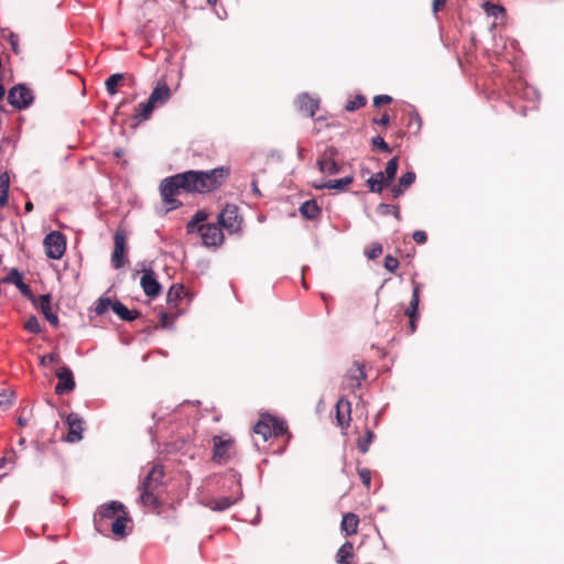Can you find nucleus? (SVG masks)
Returning a JSON list of instances; mask_svg holds the SVG:
<instances>
[{"mask_svg": "<svg viewBox=\"0 0 564 564\" xmlns=\"http://www.w3.org/2000/svg\"><path fill=\"white\" fill-rule=\"evenodd\" d=\"M184 173L188 183L187 193L206 194L216 191L226 182L229 169L220 166L208 171L189 170Z\"/></svg>", "mask_w": 564, "mask_h": 564, "instance_id": "nucleus-1", "label": "nucleus"}, {"mask_svg": "<svg viewBox=\"0 0 564 564\" xmlns=\"http://www.w3.org/2000/svg\"><path fill=\"white\" fill-rule=\"evenodd\" d=\"M164 469L160 464L153 465L147 476L140 482L138 489L140 490L139 500L142 506L151 507L155 510L160 509V490L163 485Z\"/></svg>", "mask_w": 564, "mask_h": 564, "instance_id": "nucleus-2", "label": "nucleus"}, {"mask_svg": "<svg viewBox=\"0 0 564 564\" xmlns=\"http://www.w3.org/2000/svg\"><path fill=\"white\" fill-rule=\"evenodd\" d=\"M188 183L186 182L185 173H177L172 176L165 177L160 184V193L165 204L170 209H176L182 206V202L176 199L181 191L187 193Z\"/></svg>", "mask_w": 564, "mask_h": 564, "instance_id": "nucleus-3", "label": "nucleus"}, {"mask_svg": "<svg viewBox=\"0 0 564 564\" xmlns=\"http://www.w3.org/2000/svg\"><path fill=\"white\" fill-rule=\"evenodd\" d=\"M34 93L25 84H17L8 91V102L18 110H24L34 102Z\"/></svg>", "mask_w": 564, "mask_h": 564, "instance_id": "nucleus-4", "label": "nucleus"}, {"mask_svg": "<svg viewBox=\"0 0 564 564\" xmlns=\"http://www.w3.org/2000/svg\"><path fill=\"white\" fill-rule=\"evenodd\" d=\"M230 481L232 484H236L237 486V494L236 495H231V496H224V497H220V498H213L210 499L206 506L213 510V511H216V512H221V511H225L227 509H229L232 505L237 503L238 501H240L243 497V494H242V490H241V481H240V478L238 477L237 474L232 473L230 475Z\"/></svg>", "mask_w": 564, "mask_h": 564, "instance_id": "nucleus-5", "label": "nucleus"}, {"mask_svg": "<svg viewBox=\"0 0 564 564\" xmlns=\"http://www.w3.org/2000/svg\"><path fill=\"white\" fill-rule=\"evenodd\" d=\"M218 225L229 234H236L241 229L242 217L239 215L238 206L227 204L217 217Z\"/></svg>", "mask_w": 564, "mask_h": 564, "instance_id": "nucleus-6", "label": "nucleus"}, {"mask_svg": "<svg viewBox=\"0 0 564 564\" xmlns=\"http://www.w3.org/2000/svg\"><path fill=\"white\" fill-rule=\"evenodd\" d=\"M337 154L338 150L330 145L318 155L317 166L323 174L336 175L341 171L340 164L336 161Z\"/></svg>", "mask_w": 564, "mask_h": 564, "instance_id": "nucleus-7", "label": "nucleus"}, {"mask_svg": "<svg viewBox=\"0 0 564 564\" xmlns=\"http://www.w3.org/2000/svg\"><path fill=\"white\" fill-rule=\"evenodd\" d=\"M44 246L47 258L58 260L66 250V240L59 231H52L44 238Z\"/></svg>", "mask_w": 564, "mask_h": 564, "instance_id": "nucleus-8", "label": "nucleus"}, {"mask_svg": "<svg viewBox=\"0 0 564 564\" xmlns=\"http://www.w3.org/2000/svg\"><path fill=\"white\" fill-rule=\"evenodd\" d=\"M119 512L124 513V506L116 500L109 501L99 507L97 512L94 516V522L97 530L104 525V520L106 519H116Z\"/></svg>", "mask_w": 564, "mask_h": 564, "instance_id": "nucleus-9", "label": "nucleus"}, {"mask_svg": "<svg viewBox=\"0 0 564 564\" xmlns=\"http://www.w3.org/2000/svg\"><path fill=\"white\" fill-rule=\"evenodd\" d=\"M365 367L361 362L355 361L352 368L344 377L341 386L343 389L355 392L361 386V381L366 379Z\"/></svg>", "mask_w": 564, "mask_h": 564, "instance_id": "nucleus-10", "label": "nucleus"}, {"mask_svg": "<svg viewBox=\"0 0 564 564\" xmlns=\"http://www.w3.org/2000/svg\"><path fill=\"white\" fill-rule=\"evenodd\" d=\"M113 251L111 254V264L115 269H121L127 263L126 252V234L122 229L116 230L113 235Z\"/></svg>", "mask_w": 564, "mask_h": 564, "instance_id": "nucleus-11", "label": "nucleus"}, {"mask_svg": "<svg viewBox=\"0 0 564 564\" xmlns=\"http://www.w3.org/2000/svg\"><path fill=\"white\" fill-rule=\"evenodd\" d=\"M198 232L203 243L207 247H216L224 241L221 227L218 224H203L198 227Z\"/></svg>", "mask_w": 564, "mask_h": 564, "instance_id": "nucleus-12", "label": "nucleus"}, {"mask_svg": "<svg viewBox=\"0 0 564 564\" xmlns=\"http://www.w3.org/2000/svg\"><path fill=\"white\" fill-rule=\"evenodd\" d=\"M413 284V292L412 297L409 303V306L405 308V315L409 317V324H410V332L411 334L415 333L416 330V322L420 318V314L417 312L419 310V303H420V291H421V284L412 280Z\"/></svg>", "mask_w": 564, "mask_h": 564, "instance_id": "nucleus-13", "label": "nucleus"}, {"mask_svg": "<svg viewBox=\"0 0 564 564\" xmlns=\"http://www.w3.org/2000/svg\"><path fill=\"white\" fill-rule=\"evenodd\" d=\"M56 377L58 379L57 384L55 386V393L58 395L67 394L72 392L75 387V379L73 371L67 366H63L57 369Z\"/></svg>", "mask_w": 564, "mask_h": 564, "instance_id": "nucleus-14", "label": "nucleus"}, {"mask_svg": "<svg viewBox=\"0 0 564 564\" xmlns=\"http://www.w3.org/2000/svg\"><path fill=\"white\" fill-rule=\"evenodd\" d=\"M2 283L14 284L24 297L35 303V296L31 288L23 282L22 275L17 268L10 270L9 274L2 279Z\"/></svg>", "mask_w": 564, "mask_h": 564, "instance_id": "nucleus-15", "label": "nucleus"}, {"mask_svg": "<svg viewBox=\"0 0 564 564\" xmlns=\"http://www.w3.org/2000/svg\"><path fill=\"white\" fill-rule=\"evenodd\" d=\"M140 284L144 294L151 299L156 297L162 291V286L152 269L143 271Z\"/></svg>", "mask_w": 564, "mask_h": 564, "instance_id": "nucleus-16", "label": "nucleus"}, {"mask_svg": "<svg viewBox=\"0 0 564 564\" xmlns=\"http://www.w3.org/2000/svg\"><path fill=\"white\" fill-rule=\"evenodd\" d=\"M66 423L68 425V434L65 437V441L68 443H77L83 438V419L77 413H69L66 417Z\"/></svg>", "mask_w": 564, "mask_h": 564, "instance_id": "nucleus-17", "label": "nucleus"}, {"mask_svg": "<svg viewBox=\"0 0 564 564\" xmlns=\"http://www.w3.org/2000/svg\"><path fill=\"white\" fill-rule=\"evenodd\" d=\"M52 296L51 294H42L39 297H35V303H33L43 314V316L50 322V324L54 327L58 326V316L53 311L51 305Z\"/></svg>", "mask_w": 564, "mask_h": 564, "instance_id": "nucleus-18", "label": "nucleus"}, {"mask_svg": "<svg viewBox=\"0 0 564 564\" xmlns=\"http://www.w3.org/2000/svg\"><path fill=\"white\" fill-rule=\"evenodd\" d=\"M297 109L307 117H314L318 110L319 99L311 97L308 94H301L296 99Z\"/></svg>", "mask_w": 564, "mask_h": 564, "instance_id": "nucleus-19", "label": "nucleus"}, {"mask_svg": "<svg viewBox=\"0 0 564 564\" xmlns=\"http://www.w3.org/2000/svg\"><path fill=\"white\" fill-rule=\"evenodd\" d=\"M354 181L352 175H347L339 180H328L325 182L314 183L313 187L316 189H336L338 192L346 191L347 186Z\"/></svg>", "mask_w": 564, "mask_h": 564, "instance_id": "nucleus-20", "label": "nucleus"}, {"mask_svg": "<svg viewBox=\"0 0 564 564\" xmlns=\"http://www.w3.org/2000/svg\"><path fill=\"white\" fill-rule=\"evenodd\" d=\"M350 402L340 398L336 404V420L340 427L346 429L350 422Z\"/></svg>", "mask_w": 564, "mask_h": 564, "instance_id": "nucleus-21", "label": "nucleus"}, {"mask_svg": "<svg viewBox=\"0 0 564 564\" xmlns=\"http://www.w3.org/2000/svg\"><path fill=\"white\" fill-rule=\"evenodd\" d=\"M213 443H214L213 458L215 460H220L226 456L229 447L232 444V440L224 438L223 436H215L213 438Z\"/></svg>", "mask_w": 564, "mask_h": 564, "instance_id": "nucleus-22", "label": "nucleus"}, {"mask_svg": "<svg viewBox=\"0 0 564 564\" xmlns=\"http://www.w3.org/2000/svg\"><path fill=\"white\" fill-rule=\"evenodd\" d=\"M367 186L371 193L380 194L390 184L386 181L383 172H377L367 180Z\"/></svg>", "mask_w": 564, "mask_h": 564, "instance_id": "nucleus-23", "label": "nucleus"}, {"mask_svg": "<svg viewBox=\"0 0 564 564\" xmlns=\"http://www.w3.org/2000/svg\"><path fill=\"white\" fill-rule=\"evenodd\" d=\"M300 213L304 218L315 220L321 216V207L315 199H310L301 205Z\"/></svg>", "mask_w": 564, "mask_h": 564, "instance_id": "nucleus-24", "label": "nucleus"}, {"mask_svg": "<svg viewBox=\"0 0 564 564\" xmlns=\"http://www.w3.org/2000/svg\"><path fill=\"white\" fill-rule=\"evenodd\" d=\"M358 524V517L352 512H348L343 517L340 529L346 533V535H352L357 533Z\"/></svg>", "mask_w": 564, "mask_h": 564, "instance_id": "nucleus-25", "label": "nucleus"}, {"mask_svg": "<svg viewBox=\"0 0 564 564\" xmlns=\"http://www.w3.org/2000/svg\"><path fill=\"white\" fill-rule=\"evenodd\" d=\"M185 295V289L183 284H173L166 294V301L170 308L176 307L178 302L183 300Z\"/></svg>", "mask_w": 564, "mask_h": 564, "instance_id": "nucleus-26", "label": "nucleus"}, {"mask_svg": "<svg viewBox=\"0 0 564 564\" xmlns=\"http://www.w3.org/2000/svg\"><path fill=\"white\" fill-rule=\"evenodd\" d=\"M112 311L116 315L126 322H132L139 316L138 311H130L123 303L118 300L113 301Z\"/></svg>", "mask_w": 564, "mask_h": 564, "instance_id": "nucleus-27", "label": "nucleus"}, {"mask_svg": "<svg viewBox=\"0 0 564 564\" xmlns=\"http://www.w3.org/2000/svg\"><path fill=\"white\" fill-rule=\"evenodd\" d=\"M171 97V90L166 84H159L150 94L149 99L154 104H165Z\"/></svg>", "mask_w": 564, "mask_h": 564, "instance_id": "nucleus-28", "label": "nucleus"}, {"mask_svg": "<svg viewBox=\"0 0 564 564\" xmlns=\"http://www.w3.org/2000/svg\"><path fill=\"white\" fill-rule=\"evenodd\" d=\"M267 421L270 422V429H271L272 436L283 435L288 430V426L283 420H280L270 414H267Z\"/></svg>", "mask_w": 564, "mask_h": 564, "instance_id": "nucleus-29", "label": "nucleus"}, {"mask_svg": "<svg viewBox=\"0 0 564 564\" xmlns=\"http://www.w3.org/2000/svg\"><path fill=\"white\" fill-rule=\"evenodd\" d=\"M127 521H128V517H127L126 512L122 514H119L111 523L112 533L118 536H124L126 529H127V525H126Z\"/></svg>", "mask_w": 564, "mask_h": 564, "instance_id": "nucleus-30", "label": "nucleus"}, {"mask_svg": "<svg viewBox=\"0 0 564 564\" xmlns=\"http://www.w3.org/2000/svg\"><path fill=\"white\" fill-rule=\"evenodd\" d=\"M207 219V214L204 210H198L195 213L193 218L187 223L186 225V231L187 234H193L195 231H198L199 224L205 221Z\"/></svg>", "mask_w": 564, "mask_h": 564, "instance_id": "nucleus-31", "label": "nucleus"}, {"mask_svg": "<svg viewBox=\"0 0 564 564\" xmlns=\"http://www.w3.org/2000/svg\"><path fill=\"white\" fill-rule=\"evenodd\" d=\"M254 433L262 435L263 441H268L272 436L270 422L267 421V415H261V419L253 427Z\"/></svg>", "mask_w": 564, "mask_h": 564, "instance_id": "nucleus-32", "label": "nucleus"}, {"mask_svg": "<svg viewBox=\"0 0 564 564\" xmlns=\"http://www.w3.org/2000/svg\"><path fill=\"white\" fill-rule=\"evenodd\" d=\"M10 186V176L8 172L0 174V206L6 205L8 202V192Z\"/></svg>", "mask_w": 564, "mask_h": 564, "instance_id": "nucleus-33", "label": "nucleus"}, {"mask_svg": "<svg viewBox=\"0 0 564 564\" xmlns=\"http://www.w3.org/2000/svg\"><path fill=\"white\" fill-rule=\"evenodd\" d=\"M398 166H399V159L397 156L390 159L387 162L386 170H384L383 174H384L386 181H388L389 184H391L392 181L394 180V177L397 175Z\"/></svg>", "mask_w": 564, "mask_h": 564, "instance_id": "nucleus-34", "label": "nucleus"}, {"mask_svg": "<svg viewBox=\"0 0 564 564\" xmlns=\"http://www.w3.org/2000/svg\"><path fill=\"white\" fill-rule=\"evenodd\" d=\"M352 543L347 541L345 542L340 547L339 550L337 551V554H336V562L337 563H343L345 562L346 560H350L352 557Z\"/></svg>", "mask_w": 564, "mask_h": 564, "instance_id": "nucleus-35", "label": "nucleus"}, {"mask_svg": "<svg viewBox=\"0 0 564 564\" xmlns=\"http://www.w3.org/2000/svg\"><path fill=\"white\" fill-rule=\"evenodd\" d=\"M155 107V104L154 102H151L150 99H148L145 102H142L140 105V111H138L135 113V119H138L139 121H143V120H148L150 118V116L152 115V111Z\"/></svg>", "mask_w": 564, "mask_h": 564, "instance_id": "nucleus-36", "label": "nucleus"}, {"mask_svg": "<svg viewBox=\"0 0 564 564\" xmlns=\"http://www.w3.org/2000/svg\"><path fill=\"white\" fill-rule=\"evenodd\" d=\"M375 438V433L371 430H366V435L358 440L357 447L360 453L366 454L369 451L370 444Z\"/></svg>", "mask_w": 564, "mask_h": 564, "instance_id": "nucleus-37", "label": "nucleus"}, {"mask_svg": "<svg viewBox=\"0 0 564 564\" xmlns=\"http://www.w3.org/2000/svg\"><path fill=\"white\" fill-rule=\"evenodd\" d=\"M377 210L381 215H393L398 220L401 219L400 209L394 205L381 203Z\"/></svg>", "mask_w": 564, "mask_h": 564, "instance_id": "nucleus-38", "label": "nucleus"}, {"mask_svg": "<svg viewBox=\"0 0 564 564\" xmlns=\"http://www.w3.org/2000/svg\"><path fill=\"white\" fill-rule=\"evenodd\" d=\"M122 78H123V76L119 73L112 74L111 76L108 77V79L106 80V89L110 96H112L117 93V86Z\"/></svg>", "mask_w": 564, "mask_h": 564, "instance_id": "nucleus-39", "label": "nucleus"}, {"mask_svg": "<svg viewBox=\"0 0 564 564\" xmlns=\"http://www.w3.org/2000/svg\"><path fill=\"white\" fill-rule=\"evenodd\" d=\"M482 9L487 13V15L495 18H498L505 12V8L502 6L494 4L491 2H485L482 4Z\"/></svg>", "mask_w": 564, "mask_h": 564, "instance_id": "nucleus-40", "label": "nucleus"}, {"mask_svg": "<svg viewBox=\"0 0 564 564\" xmlns=\"http://www.w3.org/2000/svg\"><path fill=\"white\" fill-rule=\"evenodd\" d=\"M13 403V392L2 389L0 390V409L8 410Z\"/></svg>", "mask_w": 564, "mask_h": 564, "instance_id": "nucleus-41", "label": "nucleus"}, {"mask_svg": "<svg viewBox=\"0 0 564 564\" xmlns=\"http://www.w3.org/2000/svg\"><path fill=\"white\" fill-rule=\"evenodd\" d=\"M113 301L109 297H100L95 306V312L97 315H104L109 307L112 308Z\"/></svg>", "mask_w": 564, "mask_h": 564, "instance_id": "nucleus-42", "label": "nucleus"}, {"mask_svg": "<svg viewBox=\"0 0 564 564\" xmlns=\"http://www.w3.org/2000/svg\"><path fill=\"white\" fill-rule=\"evenodd\" d=\"M365 105H366V98L362 95H357L352 100H349L346 104L345 109L347 111H355V110H358L359 108L364 107Z\"/></svg>", "mask_w": 564, "mask_h": 564, "instance_id": "nucleus-43", "label": "nucleus"}, {"mask_svg": "<svg viewBox=\"0 0 564 564\" xmlns=\"http://www.w3.org/2000/svg\"><path fill=\"white\" fill-rule=\"evenodd\" d=\"M24 328L32 334H40L42 332L39 319L35 316H30L24 324Z\"/></svg>", "mask_w": 564, "mask_h": 564, "instance_id": "nucleus-44", "label": "nucleus"}, {"mask_svg": "<svg viewBox=\"0 0 564 564\" xmlns=\"http://www.w3.org/2000/svg\"><path fill=\"white\" fill-rule=\"evenodd\" d=\"M415 173L412 171H409L401 175L398 183L403 186V188H409L414 182H415Z\"/></svg>", "mask_w": 564, "mask_h": 564, "instance_id": "nucleus-45", "label": "nucleus"}, {"mask_svg": "<svg viewBox=\"0 0 564 564\" xmlns=\"http://www.w3.org/2000/svg\"><path fill=\"white\" fill-rule=\"evenodd\" d=\"M372 145L375 148L386 152V153H390L391 152L390 145L380 135H377V137L372 138Z\"/></svg>", "mask_w": 564, "mask_h": 564, "instance_id": "nucleus-46", "label": "nucleus"}, {"mask_svg": "<svg viewBox=\"0 0 564 564\" xmlns=\"http://www.w3.org/2000/svg\"><path fill=\"white\" fill-rule=\"evenodd\" d=\"M399 260L390 254L384 258V268L390 272H395L399 268Z\"/></svg>", "mask_w": 564, "mask_h": 564, "instance_id": "nucleus-47", "label": "nucleus"}, {"mask_svg": "<svg viewBox=\"0 0 564 564\" xmlns=\"http://www.w3.org/2000/svg\"><path fill=\"white\" fill-rule=\"evenodd\" d=\"M382 253V246L380 243H373L369 249L365 251V254L369 259H377Z\"/></svg>", "mask_w": 564, "mask_h": 564, "instance_id": "nucleus-48", "label": "nucleus"}, {"mask_svg": "<svg viewBox=\"0 0 564 564\" xmlns=\"http://www.w3.org/2000/svg\"><path fill=\"white\" fill-rule=\"evenodd\" d=\"M358 475L362 484L369 488L371 484V471L367 468H358Z\"/></svg>", "mask_w": 564, "mask_h": 564, "instance_id": "nucleus-49", "label": "nucleus"}, {"mask_svg": "<svg viewBox=\"0 0 564 564\" xmlns=\"http://www.w3.org/2000/svg\"><path fill=\"white\" fill-rule=\"evenodd\" d=\"M58 361V356L54 352L44 355L41 357L40 365L42 367H47L51 364H55Z\"/></svg>", "mask_w": 564, "mask_h": 564, "instance_id": "nucleus-50", "label": "nucleus"}, {"mask_svg": "<svg viewBox=\"0 0 564 564\" xmlns=\"http://www.w3.org/2000/svg\"><path fill=\"white\" fill-rule=\"evenodd\" d=\"M8 41L11 45V48L12 51L15 53V54H19L20 53V48H19V36L13 33V32H9L8 34Z\"/></svg>", "mask_w": 564, "mask_h": 564, "instance_id": "nucleus-51", "label": "nucleus"}, {"mask_svg": "<svg viewBox=\"0 0 564 564\" xmlns=\"http://www.w3.org/2000/svg\"><path fill=\"white\" fill-rule=\"evenodd\" d=\"M412 237H413V240L420 245L425 243L427 240V236H426L425 231H422V230L414 231Z\"/></svg>", "mask_w": 564, "mask_h": 564, "instance_id": "nucleus-52", "label": "nucleus"}, {"mask_svg": "<svg viewBox=\"0 0 564 564\" xmlns=\"http://www.w3.org/2000/svg\"><path fill=\"white\" fill-rule=\"evenodd\" d=\"M392 101V98L389 95H378L373 99L375 106H380L382 104H389Z\"/></svg>", "mask_w": 564, "mask_h": 564, "instance_id": "nucleus-53", "label": "nucleus"}, {"mask_svg": "<svg viewBox=\"0 0 564 564\" xmlns=\"http://www.w3.org/2000/svg\"><path fill=\"white\" fill-rule=\"evenodd\" d=\"M411 116V120L415 123L416 126V131H419L421 129V126H422V121H421V117L419 116L417 111H412L410 113Z\"/></svg>", "mask_w": 564, "mask_h": 564, "instance_id": "nucleus-54", "label": "nucleus"}, {"mask_svg": "<svg viewBox=\"0 0 564 564\" xmlns=\"http://www.w3.org/2000/svg\"><path fill=\"white\" fill-rule=\"evenodd\" d=\"M404 191H405V188H403V186H401V185L398 183V184H395V185L392 187V189H391V192H392V196H393L394 198H397V197H399L400 195H402Z\"/></svg>", "mask_w": 564, "mask_h": 564, "instance_id": "nucleus-55", "label": "nucleus"}, {"mask_svg": "<svg viewBox=\"0 0 564 564\" xmlns=\"http://www.w3.org/2000/svg\"><path fill=\"white\" fill-rule=\"evenodd\" d=\"M390 122V117L388 113H383L380 119H375V123L386 126Z\"/></svg>", "mask_w": 564, "mask_h": 564, "instance_id": "nucleus-56", "label": "nucleus"}, {"mask_svg": "<svg viewBox=\"0 0 564 564\" xmlns=\"http://www.w3.org/2000/svg\"><path fill=\"white\" fill-rule=\"evenodd\" d=\"M167 321H169V314L164 313V312L161 313L160 314V322H161L162 327H164V328L170 327Z\"/></svg>", "mask_w": 564, "mask_h": 564, "instance_id": "nucleus-57", "label": "nucleus"}, {"mask_svg": "<svg viewBox=\"0 0 564 564\" xmlns=\"http://www.w3.org/2000/svg\"><path fill=\"white\" fill-rule=\"evenodd\" d=\"M446 0H433V11L436 13L444 4Z\"/></svg>", "mask_w": 564, "mask_h": 564, "instance_id": "nucleus-58", "label": "nucleus"}, {"mask_svg": "<svg viewBox=\"0 0 564 564\" xmlns=\"http://www.w3.org/2000/svg\"><path fill=\"white\" fill-rule=\"evenodd\" d=\"M251 189H252L253 194H254L257 197H261V196H262V194H261V192H260V189H259V187H258V183H257V181H256V180H252V182H251Z\"/></svg>", "mask_w": 564, "mask_h": 564, "instance_id": "nucleus-59", "label": "nucleus"}, {"mask_svg": "<svg viewBox=\"0 0 564 564\" xmlns=\"http://www.w3.org/2000/svg\"><path fill=\"white\" fill-rule=\"evenodd\" d=\"M17 422L20 426H25L28 424V419L19 416Z\"/></svg>", "mask_w": 564, "mask_h": 564, "instance_id": "nucleus-60", "label": "nucleus"}, {"mask_svg": "<svg viewBox=\"0 0 564 564\" xmlns=\"http://www.w3.org/2000/svg\"><path fill=\"white\" fill-rule=\"evenodd\" d=\"M24 209H25V212H26V213L32 212V210H33V204H32V202L28 200V202L25 203V207H24Z\"/></svg>", "mask_w": 564, "mask_h": 564, "instance_id": "nucleus-61", "label": "nucleus"}, {"mask_svg": "<svg viewBox=\"0 0 564 564\" xmlns=\"http://www.w3.org/2000/svg\"><path fill=\"white\" fill-rule=\"evenodd\" d=\"M524 94H525V96H529L530 94L535 95V91L533 88H525Z\"/></svg>", "mask_w": 564, "mask_h": 564, "instance_id": "nucleus-62", "label": "nucleus"}, {"mask_svg": "<svg viewBox=\"0 0 564 564\" xmlns=\"http://www.w3.org/2000/svg\"><path fill=\"white\" fill-rule=\"evenodd\" d=\"M4 95V88H3V85L0 83V99L3 97Z\"/></svg>", "mask_w": 564, "mask_h": 564, "instance_id": "nucleus-63", "label": "nucleus"}, {"mask_svg": "<svg viewBox=\"0 0 564 564\" xmlns=\"http://www.w3.org/2000/svg\"><path fill=\"white\" fill-rule=\"evenodd\" d=\"M338 564H355L354 562H351L350 560H346L345 562L343 563H338Z\"/></svg>", "mask_w": 564, "mask_h": 564, "instance_id": "nucleus-64", "label": "nucleus"}]
</instances>
